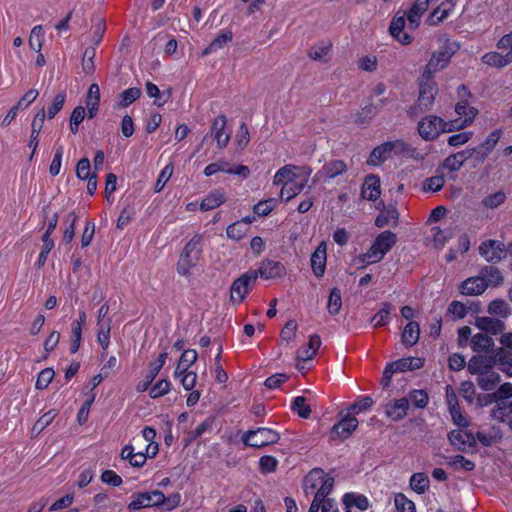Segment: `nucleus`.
Wrapping results in <instances>:
<instances>
[{"label": "nucleus", "instance_id": "nucleus-58", "mask_svg": "<svg viewBox=\"0 0 512 512\" xmlns=\"http://www.w3.org/2000/svg\"><path fill=\"white\" fill-rule=\"evenodd\" d=\"M173 171H174V166L172 163H168L166 164L163 169L161 170L159 176H158V179L156 181V184H155V187H154V190L156 193L160 192L163 190V188L165 187L166 183L169 181V179L171 178L172 174H173Z\"/></svg>", "mask_w": 512, "mask_h": 512}, {"label": "nucleus", "instance_id": "nucleus-30", "mask_svg": "<svg viewBox=\"0 0 512 512\" xmlns=\"http://www.w3.org/2000/svg\"><path fill=\"white\" fill-rule=\"evenodd\" d=\"M343 504L350 512L352 508L365 511L369 508V500L366 496L357 493H346L343 496Z\"/></svg>", "mask_w": 512, "mask_h": 512}, {"label": "nucleus", "instance_id": "nucleus-14", "mask_svg": "<svg viewBox=\"0 0 512 512\" xmlns=\"http://www.w3.org/2000/svg\"><path fill=\"white\" fill-rule=\"evenodd\" d=\"M406 13L398 11L389 25L391 36L402 45H409L413 41V37L404 31L406 24Z\"/></svg>", "mask_w": 512, "mask_h": 512}, {"label": "nucleus", "instance_id": "nucleus-34", "mask_svg": "<svg viewBox=\"0 0 512 512\" xmlns=\"http://www.w3.org/2000/svg\"><path fill=\"white\" fill-rule=\"evenodd\" d=\"M420 336V326L416 321H409L402 332V342L405 346H414Z\"/></svg>", "mask_w": 512, "mask_h": 512}, {"label": "nucleus", "instance_id": "nucleus-9", "mask_svg": "<svg viewBox=\"0 0 512 512\" xmlns=\"http://www.w3.org/2000/svg\"><path fill=\"white\" fill-rule=\"evenodd\" d=\"M243 440L246 445L261 448L276 443L279 440V434L272 429L262 427L247 432Z\"/></svg>", "mask_w": 512, "mask_h": 512}, {"label": "nucleus", "instance_id": "nucleus-8", "mask_svg": "<svg viewBox=\"0 0 512 512\" xmlns=\"http://www.w3.org/2000/svg\"><path fill=\"white\" fill-rule=\"evenodd\" d=\"M258 277V273L256 271H249L239 278H237L231 286L230 289V299L233 303L239 304L241 303L246 295L249 292V289L255 283Z\"/></svg>", "mask_w": 512, "mask_h": 512}, {"label": "nucleus", "instance_id": "nucleus-62", "mask_svg": "<svg viewBox=\"0 0 512 512\" xmlns=\"http://www.w3.org/2000/svg\"><path fill=\"white\" fill-rule=\"evenodd\" d=\"M505 199V193L502 191H497L484 197L482 203L486 208L494 209L500 206L505 201Z\"/></svg>", "mask_w": 512, "mask_h": 512}, {"label": "nucleus", "instance_id": "nucleus-43", "mask_svg": "<svg viewBox=\"0 0 512 512\" xmlns=\"http://www.w3.org/2000/svg\"><path fill=\"white\" fill-rule=\"evenodd\" d=\"M232 39V33L230 31H224L220 33L203 51L204 55L214 53L222 49Z\"/></svg>", "mask_w": 512, "mask_h": 512}, {"label": "nucleus", "instance_id": "nucleus-11", "mask_svg": "<svg viewBox=\"0 0 512 512\" xmlns=\"http://www.w3.org/2000/svg\"><path fill=\"white\" fill-rule=\"evenodd\" d=\"M438 93L437 84L433 81V76L422 78L419 86L418 103L424 109H430L434 103L435 97Z\"/></svg>", "mask_w": 512, "mask_h": 512}, {"label": "nucleus", "instance_id": "nucleus-32", "mask_svg": "<svg viewBox=\"0 0 512 512\" xmlns=\"http://www.w3.org/2000/svg\"><path fill=\"white\" fill-rule=\"evenodd\" d=\"M197 360V352L194 349L185 350L177 364V367L174 371V377H180L184 372H187L188 369L196 362Z\"/></svg>", "mask_w": 512, "mask_h": 512}, {"label": "nucleus", "instance_id": "nucleus-51", "mask_svg": "<svg viewBox=\"0 0 512 512\" xmlns=\"http://www.w3.org/2000/svg\"><path fill=\"white\" fill-rule=\"evenodd\" d=\"M394 512H416V506L404 494L398 493L394 497Z\"/></svg>", "mask_w": 512, "mask_h": 512}, {"label": "nucleus", "instance_id": "nucleus-13", "mask_svg": "<svg viewBox=\"0 0 512 512\" xmlns=\"http://www.w3.org/2000/svg\"><path fill=\"white\" fill-rule=\"evenodd\" d=\"M358 427L357 418L351 413L341 415L340 420L333 426L331 435L333 439H347Z\"/></svg>", "mask_w": 512, "mask_h": 512}, {"label": "nucleus", "instance_id": "nucleus-45", "mask_svg": "<svg viewBox=\"0 0 512 512\" xmlns=\"http://www.w3.org/2000/svg\"><path fill=\"white\" fill-rule=\"evenodd\" d=\"M332 44L329 41L314 45L309 50V57L316 61H325L330 53Z\"/></svg>", "mask_w": 512, "mask_h": 512}, {"label": "nucleus", "instance_id": "nucleus-24", "mask_svg": "<svg viewBox=\"0 0 512 512\" xmlns=\"http://www.w3.org/2000/svg\"><path fill=\"white\" fill-rule=\"evenodd\" d=\"M327 258V246L321 242L311 256V267L316 277H322L325 273Z\"/></svg>", "mask_w": 512, "mask_h": 512}, {"label": "nucleus", "instance_id": "nucleus-44", "mask_svg": "<svg viewBox=\"0 0 512 512\" xmlns=\"http://www.w3.org/2000/svg\"><path fill=\"white\" fill-rule=\"evenodd\" d=\"M482 61L489 66L501 68L509 63H512L510 60H508V57H506V53L502 54L499 52H489L483 55Z\"/></svg>", "mask_w": 512, "mask_h": 512}, {"label": "nucleus", "instance_id": "nucleus-17", "mask_svg": "<svg viewBox=\"0 0 512 512\" xmlns=\"http://www.w3.org/2000/svg\"><path fill=\"white\" fill-rule=\"evenodd\" d=\"M479 252L488 262H497L505 255L504 244L496 240H487L480 245Z\"/></svg>", "mask_w": 512, "mask_h": 512}, {"label": "nucleus", "instance_id": "nucleus-47", "mask_svg": "<svg viewBox=\"0 0 512 512\" xmlns=\"http://www.w3.org/2000/svg\"><path fill=\"white\" fill-rule=\"evenodd\" d=\"M44 42V33L41 25L34 26L29 35V47L35 52H40Z\"/></svg>", "mask_w": 512, "mask_h": 512}, {"label": "nucleus", "instance_id": "nucleus-19", "mask_svg": "<svg viewBox=\"0 0 512 512\" xmlns=\"http://www.w3.org/2000/svg\"><path fill=\"white\" fill-rule=\"evenodd\" d=\"M408 408L407 398L395 399L385 405V415L392 421H400L407 415Z\"/></svg>", "mask_w": 512, "mask_h": 512}, {"label": "nucleus", "instance_id": "nucleus-7", "mask_svg": "<svg viewBox=\"0 0 512 512\" xmlns=\"http://www.w3.org/2000/svg\"><path fill=\"white\" fill-rule=\"evenodd\" d=\"M311 170L308 167L303 166H294V165H285L280 168L273 177V184L275 186L284 187V185H289L297 179L304 176L305 178H310Z\"/></svg>", "mask_w": 512, "mask_h": 512}, {"label": "nucleus", "instance_id": "nucleus-63", "mask_svg": "<svg viewBox=\"0 0 512 512\" xmlns=\"http://www.w3.org/2000/svg\"><path fill=\"white\" fill-rule=\"evenodd\" d=\"M445 184L444 176L436 175L426 179L423 183V189L430 192H438Z\"/></svg>", "mask_w": 512, "mask_h": 512}, {"label": "nucleus", "instance_id": "nucleus-46", "mask_svg": "<svg viewBox=\"0 0 512 512\" xmlns=\"http://www.w3.org/2000/svg\"><path fill=\"white\" fill-rule=\"evenodd\" d=\"M488 312L501 318H507L511 314V309L506 301L495 299L489 303Z\"/></svg>", "mask_w": 512, "mask_h": 512}, {"label": "nucleus", "instance_id": "nucleus-16", "mask_svg": "<svg viewBox=\"0 0 512 512\" xmlns=\"http://www.w3.org/2000/svg\"><path fill=\"white\" fill-rule=\"evenodd\" d=\"M256 272L262 279L268 280L284 277L286 275V268L279 261L265 259L261 262L260 267Z\"/></svg>", "mask_w": 512, "mask_h": 512}, {"label": "nucleus", "instance_id": "nucleus-42", "mask_svg": "<svg viewBox=\"0 0 512 512\" xmlns=\"http://www.w3.org/2000/svg\"><path fill=\"white\" fill-rule=\"evenodd\" d=\"M392 309L393 306L391 303H382L381 309L371 319L374 327H382L388 324L390 321V314Z\"/></svg>", "mask_w": 512, "mask_h": 512}, {"label": "nucleus", "instance_id": "nucleus-36", "mask_svg": "<svg viewBox=\"0 0 512 512\" xmlns=\"http://www.w3.org/2000/svg\"><path fill=\"white\" fill-rule=\"evenodd\" d=\"M494 362L499 369L508 377H512V357L508 355L506 350L498 348L494 351Z\"/></svg>", "mask_w": 512, "mask_h": 512}, {"label": "nucleus", "instance_id": "nucleus-54", "mask_svg": "<svg viewBox=\"0 0 512 512\" xmlns=\"http://www.w3.org/2000/svg\"><path fill=\"white\" fill-rule=\"evenodd\" d=\"M277 205L278 199L276 198L262 200L254 205L253 212L258 216H267L276 208Z\"/></svg>", "mask_w": 512, "mask_h": 512}, {"label": "nucleus", "instance_id": "nucleus-55", "mask_svg": "<svg viewBox=\"0 0 512 512\" xmlns=\"http://www.w3.org/2000/svg\"><path fill=\"white\" fill-rule=\"evenodd\" d=\"M449 440L453 446L462 449L465 444L471 442L472 437L462 430H453L449 433Z\"/></svg>", "mask_w": 512, "mask_h": 512}, {"label": "nucleus", "instance_id": "nucleus-56", "mask_svg": "<svg viewBox=\"0 0 512 512\" xmlns=\"http://www.w3.org/2000/svg\"><path fill=\"white\" fill-rule=\"evenodd\" d=\"M346 171V164L342 160H334L323 167V172L329 178H334Z\"/></svg>", "mask_w": 512, "mask_h": 512}, {"label": "nucleus", "instance_id": "nucleus-40", "mask_svg": "<svg viewBox=\"0 0 512 512\" xmlns=\"http://www.w3.org/2000/svg\"><path fill=\"white\" fill-rule=\"evenodd\" d=\"M409 484L414 492L423 494L429 489L430 480L427 474L418 472L411 476Z\"/></svg>", "mask_w": 512, "mask_h": 512}, {"label": "nucleus", "instance_id": "nucleus-41", "mask_svg": "<svg viewBox=\"0 0 512 512\" xmlns=\"http://www.w3.org/2000/svg\"><path fill=\"white\" fill-rule=\"evenodd\" d=\"M141 95V90L137 87H132L124 90L116 101L117 108H125L135 102Z\"/></svg>", "mask_w": 512, "mask_h": 512}, {"label": "nucleus", "instance_id": "nucleus-5", "mask_svg": "<svg viewBox=\"0 0 512 512\" xmlns=\"http://www.w3.org/2000/svg\"><path fill=\"white\" fill-rule=\"evenodd\" d=\"M423 365L424 359L420 357L398 359L386 366L383 371L382 383L384 386H388L394 373L420 369Z\"/></svg>", "mask_w": 512, "mask_h": 512}, {"label": "nucleus", "instance_id": "nucleus-48", "mask_svg": "<svg viewBox=\"0 0 512 512\" xmlns=\"http://www.w3.org/2000/svg\"><path fill=\"white\" fill-rule=\"evenodd\" d=\"M342 307L341 292L338 288H333L330 291L327 303L328 313L332 316L338 315Z\"/></svg>", "mask_w": 512, "mask_h": 512}, {"label": "nucleus", "instance_id": "nucleus-28", "mask_svg": "<svg viewBox=\"0 0 512 512\" xmlns=\"http://www.w3.org/2000/svg\"><path fill=\"white\" fill-rule=\"evenodd\" d=\"M474 151V149H468L448 156L443 162V168L451 172L460 170L465 161L473 155Z\"/></svg>", "mask_w": 512, "mask_h": 512}, {"label": "nucleus", "instance_id": "nucleus-27", "mask_svg": "<svg viewBox=\"0 0 512 512\" xmlns=\"http://www.w3.org/2000/svg\"><path fill=\"white\" fill-rule=\"evenodd\" d=\"M380 194L379 177L374 174L368 175L362 185V197L369 201H375L379 198Z\"/></svg>", "mask_w": 512, "mask_h": 512}, {"label": "nucleus", "instance_id": "nucleus-60", "mask_svg": "<svg viewBox=\"0 0 512 512\" xmlns=\"http://www.w3.org/2000/svg\"><path fill=\"white\" fill-rule=\"evenodd\" d=\"M291 409L301 418H308L311 414V409L306 404V399L302 396H298L293 400Z\"/></svg>", "mask_w": 512, "mask_h": 512}, {"label": "nucleus", "instance_id": "nucleus-22", "mask_svg": "<svg viewBox=\"0 0 512 512\" xmlns=\"http://www.w3.org/2000/svg\"><path fill=\"white\" fill-rule=\"evenodd\" d=\"M496 364L494 362V355L491 357L487 356H473L467 365V369L471 374H476L478 376L482 374H487L488 371H492V366Z\"/></svg>", "mask_w": 512, "mask_h": 512}, {"label": "nucleus", "instance_id": "nucleus-15", "mask_svg": "<svg viewBox=\"0 0 512 512\" xmlns=\"http://www.w3.org/2000/svg\"><path fill=\"white\" fill-rule=\"evenodd\" d=\"M452 53L447 49H441L432 54L427 67L425 69L424 77L433 76V73L445 69L450 63Z\"/></svg>", "mask_w": 512, "mask_h": 512}, {"label": "nucleus", "instance_id": "nucleus-20", "mask_svg": "<svg viewBox=\"0 0 512 512\" xmlns=\"http://www.w3.org/2000/svg\"><path fill=\"white\" fill-rule=\"evenodd\" d=\"M455 3L453 0H445L441 2V4L432 10L428 18L426 19V23L430 26L438 25L447 19L454 11Z\"/></svg>", "mask_w": 512, "mask_h": 512}, {"label": "nucleus", "instance_id": "nucleus-23", "mask_svg": "<svg viewBox=\"0 0 512 512\" xmlns=\"http://www.w3.org/2000/svg\"><path fill=\"white\" fill-rule=\"evenodd\" d=\"M428 7L429 0H415V2L406 13L410 29H417L419 27L422 16L427 11Z\"/></svg>", "mask_w": 512, "mask_h": 512}, {"label": "nucleus", "instance_id": "nucleus-33", "mask_svg": "<svg viewBox=\"0 0 512 512\" xmlns=\"http://www.w3.org/2000/svg\"><path fill=\"white\" fill-rule=\"evenodd\" d=\"M309 178H305L302 176L291 184L284 185L280 191V198L286 201H289L293 197L297 196L306 186Z\"/></svg>", "mask_w": 512, "mask_h": 512}, {"label": "nucleus", "instance_id": "nucleus-25", "mask_svg": "<svg viewBox=\"0 0 512 512\" xmlns=\"http://www.w3.org/2000/svg\"><path fill=\"white\" fill-rule=\"evenodd\" d=\"M226 201V193L222 189H213L199 204V210L206 212L218 208Z\"/></svg>", "mask_w": 512, "mask_h": 512}, {"label": "nucleus", "instance_id": "nucleus-12", "mask_svg": "<svg viewBox=\"0 0 512 512\" xmlns=\"http://www.w3.org/2000/svg\"><path fill=\"white\" fill-rule=\"evenodd\" d=\"M403 145L401 141L385 142L373 149L367 163L372 166H378L387 160L393 152L401 150Z\"/></svg>", "mask_w": 512, "mask_h": 512}, {"label": "nucleus", "instance_id": "nucleus-59", "mask_svg": "<svg viewBox=\"0 0 512 512\" xmlns=\"http://www.w3.org/2000/svg\"><path fill=\"white\" fill-rule=\"evenodd\" d=\"M500 377L495 371H488L487 374H482L478 378L479 386L486 391L491 390L496 383H498Z\"/></svg>", "mask_w": 512, "mask_h": 512}, {"label": "nucleus", "instance_id": "nucleus-49", "mask_svg": "<svg viewBox=\"0 0 512 512\" xmlns=\"http://www.w3.org/2000/svg\"><path fill=\"white\" fill-rule=\"evenodd\" d=\"M58 415V411L56 409H51L48 412L44 413L34 424L32 428V433L35 435H39L47 426H49L52 421Z\"/></svg>", "mask_w": 512, "mask_h": 512}, {"label": "nucleus", "instance_id": "nucleus-35", "mask_svg": "<svg viewBox=\"0 0 512 512\" xmlns=\"http://www.w3.org/2000/svg\"><path fill=\"white\" fill-rule=\"evenodd\" d=\"M142 437L147 442L145 450L148 453V455L150 456V459L155 458L159 452V445L155 441L156 430L151 426H146L142 430Z\"/></svg>", "mask_w": 512, "mask_h": 512}, {"label": "nucleus", "instance_id": "nucleus-18", "mask_svg": "<svg viewBox=\"0 0 512 512\" xmlns=\"http://www.w3.org/2000/svg\"><path fill=\"white\" fill-rule=\"evenodd\" d=\"M488 287V282L483 276L470 277L464 280L460 287V293L467 296L482 294Z\"/></svg>", "mask_w": 512, "mask_h": 512}, {"label": "nucleus", "instance_id": "nucleus-6", "mask_svg": "<svg viewBox=\"0 0 512 512\" xmlns=\"http://www.w3.org/2000/svg\"><path fill=\"white\" fill-rule=\"evenodd\" d=\"M455 113L458 117L449 122L453 131H458L469 127L474 122L478 110L468 100H458L455 104Z\"/></svg>", "mask_w": 512, "mask_h": 512}, {"label": "nucleus", "instance_id": "nucleus-37", "mask_svg": "<svg viewBox=\"0 0 512 512\" xmlns=\"http://www.w3.org/2000/svg\"><path fill=\"white\" fill-rule=\"evenodd\" d=\"M470 345L472 350L475 352H486L494 346V341L486 334L477 333L472 336Z\"/></svg>", "mask_w": 512, "mask_h": 512}, {"label": "nucleus", "instance_id": "nucleus-50", "mask_svg": "<svg viewBox=\"0 0 512 512\" xmlns=\"http://www.w3.org/2000/svg\"><path fill=\"white\" fill-rule=\"evenodd\" d=\"M512 414V400L511 401H500L497 403V407H494L491 411V416L501 422H504L507 417Z\"/></svg>", "mask_w": 512, "mask_h": 512}, {"label": "nucleus", "instance_id": "nucleus-64", "mask_svg": "<svg viewBox=\"0 0 512 512\" xmlns=\"http://www.w3.org/2000/svg\"><path fill=\"white\" fill-rule=\"evenodd\" d=\"M297 328V322L295 320H289L281 331V340L287 343L292 342L296 337Z\"/></svg>", "mask_w": 512, "mask_h": 512}, {"label": "nucleus", "instance_id": "nucleus-39", "mask_svg": "<svg viewBox=\"0 0 512 512\" xmlns=\"http://www.w3.org/2000/svg\"><path fill=\"white\" fill-rule=\"evenodd\" d=\"M146 93L150 98L154 99L153 103L157 106H163L168 102L171 96V92L169 90L161 92L160 89L152 82L146 83Z\"/></svg>", "mask_w": 512, "mask_h": 512}, {"label": "nucleus", "instance_id": "nucleus-29", "mask_svg": "<svg viewBox=\"0 0 512 512\" xmlns=\"http://www.w3.org/2000/svg\"><path fill=\"white\" fill-rule=\"evenodd\" d=\"M227 119L224 115L216 117L212 124V135L217 141L219 148H224L230 140V135L224 132Z\"/></svg>", "mask_w": 512, "mask_h": 512}, {"label": "nucleus", "instance_id": "nucleus-21", "mask_svg": "<svg viewBox=\"0 0 512 512\" xmlns=\"http://www.w3.org/2000/svg\"><path fill=\"white\" fill-rule=\"evenodd\" d=\"M321 346V339L318 335H312L306 348H303L297 353V367L300 370L305 368L304 363L311 360L317 353Z\"/></svg>", "mask_w": 512, "mask_h": 512}, {"label": "nucleus", "instance_id": "nucleus-4", "mask_svg": "<svg viewBox=\"0 0 512 512\" xmlns=\"http://www.w3.org/2000/svg\"><path fill=\"white\" fill-rule=\"evenodd\" d=\"M397 241V236L391 231L381 232L371 244L369 250L362 255V262L373 264L380 262L392 249Z\"/></svg>", "mask_w": 512, "mask_h": 512}, {"label": "nucleus", "instance_id": "nucleus-31", "mask_svg": "<svg viewBox=\"0 0 512 512\" xmlns=\"http://www.w3.org/2000/svg\"><path fill=\"white\" fill-rule=\"evenodd\" d=\"M475 326L491 334H498L504 329V324L500 320L487 316L477 317Z\"/></svg>", "mask_w": 512, "mask_h": 512}, {"label": "nucleus", "instance_id": "nucleus-2", "mask_svg": "<svg viewBox=\"0 0 512 512\" xmlns=\"http://www.w3.org/2000/svg\"><path fill=\"white\" fill-rule=\"evenodd\" d=\"M334 485L333 477L321 469H314L305 477L304 490L306 494L315 493L314 501H321L331 492Z\"/></svg>", "mask_w": 512, "mask_h": 512}, {"label": "nucleus", "instance_id": "nucleus-1", "mask_svg": "<svg viewBox=\"0 0 512 512\" xmlns=\"http://www.w3.org/2000/svg\"><path fill=\"white\" fill-rule=\"evenodd\" d=\"M203 243L200 235H194L184 246L176 264V271L180 276L187 277L195 268L202 256Z\"/></svg>", "mask_w": 512, "mask_h": 512}, {"label": "nucleus", "instance_id": "nucleus-61", "mask_svg": "<svg viewBox=\"0 0 512 512\" xmlns=\"http://www.w3.org/2000/svg\"><path fill=\"white\" fill-rule=\"evenodd\" d=\"M55 376V372L52 368L43 369L37 377L35 388L38 390H43L48 387V385L52 382Z\"/></svg>", "mask_w": 512, "mask_h": 512}, {"label": "nucleus", "instance_id": "nucleus-57", "mask_svg": "<svg viewBox=\"0 0 512 512\" xmlns=\"http://www.w3.org/2000/svg\"><path fill=\"white\" fill-rule=\"evenodd\" d=\"M170 389L171 382L167 379H161L150 388L149 396L153 399H156L168 394Z\"/></svg>", "mask_w": 512, "mask_h": 512}, {"label": "nucleus", "instance_id": "nucleus-53", "mask_svg": "<svg viewBox=\"0 0 512 512\" xmlns=\"http://www.w3.org/2000/svg\"><path fill=\"white\" fill-rule=\"evenodd\" d=\"M247 232L248 227L246 224L238 221L232 223L226 229L227 237L234 241H239L244 238Z\"/></svg>", "mask_w": 512, "mask_h": 512}, {"label": "nucleus", "instance_id": "nucleus-52", "mask_svg": "<svg viewBox=\"0 0 512 512\" xmlns=\"http://www.w3.org/2000/svg\"><path fill=\"white\" fill-rule=\"evenodd\" d=\"M431 237L434 246L441 248L452 237V231L449 228L441 229L439 227H433L431 229Z\"/></svg>", "mask_w": 512, "mask_h": 512}, {"label": "nucleus", "instance_id": "nucleus-38", "mask_svg": "<svg viewBox=\"0 0 512 512\" xmlns=\"http://www.w3.org/2000/svg\"><path fill=\"white\" fill-rule=\"evenodd\" d=\"M112 320L97 321V342L106 350L110 345V331Z\"/></svg>", "mask_w": 512, "mask_h": 512}, {"label": "nucleus", "instance_id": "nucleus-10", "mask_svg": "<svg viewBox=\"0 0 512 512\" xmlns=\"http://www.w3.org/2000/svg\"><path fill=\"white\" fill-rule=\"evenodd\" d=\"M165 500L164 493L159 490L137 493L132 496L128 509L130 511H137L142 508L158 506L164 504Z\"/></svg>", "mask_w": 512, "mask_h": 512}, {"label": "nucleus", "instance_id": "nucleus-3", "mask_svg": "<svg viewBox=\"0 0 512 512\" xmlns=\"http://www.w3.org/2000/svg\"><path fill=\"white\" fill-rule=\"evenodd\" d=\"M417 130L419 136L425 141H433L441 134L453 132L449 120L434 114L422 117L417 124Z\"/></svg>", "mask_w": 512, "mask_h": 512}, {"label": "nucleus", "instance_id": "nucleus-26", "mask_svg": "<svg viewBox=\"0 0 512 512\" xmlns=\"http://www.w3.org/2000/svg\"><path fill=\"white\" fill-rule=\"evenodd\" d=\"M45 117H46V113H45V110L42 108L36 113V115L32 121L30 140L28 143V146L32 149L31 157L34 155V153L36 152L37 147L39 145V135H40L41 129L43 127Z\"/></svg>", "mask_w": 512, "mask_h": 512}]
</instances>
